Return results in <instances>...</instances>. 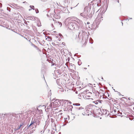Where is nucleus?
Instances as JSON below:
<instances>
[{
    "instance_id": "10",
    "label": "nucleus",
    "mask_w": 134,
    "mask_h": 134,
    "mask_svg": "<svg viewBox=\"0 0 134 134\" xmlns=\"http://www.w3.org/2000/svg\"><path fill=\"white\" fill-rule=\"evenodd\" d=\"M98 102H99L100 103H101V101L97 100L96 101H94L93 102L95 104H97L98 103Z\"/></svg>"
},
{
    "instance_id": "13",
    "label": "nucleus",
    "mask_w": 134,
    "mask_h": 134,
    "mask_svg": "<svg viewBox=\"0 0 134 134\" xmlns=\"http://www.w3.org/2000/svg\"><path fill=\"white\" fill-rule=\"evenodd\" d=\"M80 15L83 17H84L85 15L83 14V13H81L80 14Z\"/></svg>"
},
{
    "instance_id": "1",
    "label": "nucleus",
    "mask_w": 134,
    "mask_h": 134,
    "mask_svg": "<svg viewBox=\"0 0 134 134\" xmlns=\"http://www.w3.org/2000/svg\"><path fill=\"white\" fill-rule=\"evenodd\" d=\"M92 107L91 105H89L87 106L86 110L84 111V114H83L84 115H90L92 113Z\"/></svg>"
},
{
    "instance_id": "5",
    "label": "nucleus",
    "mask_w": 134,
    "mask_h": 134,
    "mask_svg": "<svg viewBox=\"0 0 134 134\" xmlns=\"http://www.w3.org/2000/svg\"><path fill=\"white\" fill-rule=\"evenodd\" d=\"M55 114L54 117L56 119H60L61 118V114L60 113H56ZM56 120H57V119H56Z\"/></svg>"
},
{
    "instance_id": "16",
    "label": "nucleus",
    "mask_w": 134,
    "mask_h": 134,
    "mask_svg": "<svg viewBox=\"0 0 134 134\" xmlns=\"http://www.w3.org/2000/svg\"><path fill=\"white\" fill-rule=\"evenodd\" d=\"M65 102H68V100H66L65 101Z\"/></svg>"
},
{
    "instance_id": "14",
    "label": "nucleus",
    "mask_w": 134,
    "mask_h": 134,
    "mask_svg": "<svg viewBox=\"0 0 134 134\" xmlns=\"http://www.w3.org/2000/svg\"><path fill=\"white\" fill-rule=\"evenodd\" d=\"M35 11H36V13H37L39 12L38 10L37 9H36L35 10Z\"/></svg>"
},
{
    "instance_id": "17",
    "label": "nucleus",
    "mask_w": 134,
    "mask_h": 134,
    "mask_svg": "<svg viewBox=\"0 0 134 134\" xmlns=\"http://www.w3.org/2000/svg\"><path fill=\"white\" fill-rule=\"evenodd\" d=\"M114 112H116V110H114Z\"/></svg>"
},
{
    "instance_id": "15",
    "label": "nucleus",
    "mask_w": 134,
    "mask_h": 134,
    "mask_svg": "<svg viewBox=\"0 0 134 134\" xmlns=\"http://www.w3.org/2000/svg\"><path fill=\"white\" fill-rule=\"evenodd\" d=\"M76 105L77 106H79L80 105V104L79 103H76Z\"/></svg>"
},
{
    "instance_id": "6",
    "label": "nucleus",
    "mask_w": 134,
    "mask_h": 134,
    "mask_svg": "<svg viewBox=\"0 0 134 134\" xmlns=\"http://www.w3.org/2000/svg\"><path fill=\"white\" fill-rule=\"evenodd\" d=\"M35 123V122L34 121H32L30 125L28 126V127L30 128L31 130H32L34 129V124Z\"/></svg>"
},
{
    "instance_id": "11",
    "label": "nucleus",
    "mask_w": 134,
    "mask_h": 134,
    "mask_svg": "<svg viewBox=\"0 0 134 134\" xmlns=\"http://www.w3.org/2000/svg\"><path fill=\"white\" fill-rule=\"evenodd\" d=\"M23 124L22 123L20 125V126H19L16 129V130H18V129H19L23 125Z\"/></svg>"
},
{
    "instance_id": "4",
    "label": "nucleus",
    "mask_w": 134,
    "mask_h": 134,
    "mask_svg": "<svg viewBox=\"0 0 134 134\" xmlns=\"http://www.w3.org/2000/svg\"><path fill=\"white\" fill-rule=\"evenodd\" d=\"M91 9V6L88 5L85 7L84 9V12L86 14H87L88 11H90Z\"/></svg>"
},
{
    "instance_id": "7",
    "label": "nucleus",
    "mask_w": 134,
    "mask_h": 134,
    "mask_svg": "<svg viewBox=\"0 0 134 134\" xmlns=\"http://www.w3.org/2000/svg\"><path fill=\"white\" fill-rule=\"evenodd\" d=\"M47 109H51L52 108H53V104H52V102L48 106V104H47Z\"/></svg>"
},
{
    "instance_id": "18",
    "label": "nucleus",
    "mask_w": 134,
    "mask_h": 134,
    "mask_svg": "<svg viewBox=\"0 0 134 134\" xmlns=\"http://www.w3.org/2000/svg\"><path fill=\"white\" fill-rule=\"evenodd\" d=\"M53 32H56V31H54Z\"/></svg>"
},
{
    "instance_id": "12",
    "label": "nucleus",
    "mask_w": 134,
    "mask_h": 134,
    "mask_svg": "<svg viewBox=\"0 0 134 134\" xmlns=\"http://www.w3.org/2000/svg\"><path fill=\"white\" fill-rule=\"evenodd\" d=\"M30 7L32 9H33L34 10V6L33 5H30Z\"/></svg>"
},
{
    "instance_id": "8",
    "label": "nucleus",
    "mask_w": 134,
    "mask_h": 134,
    "mask_svg": "<svg viewBox=\"0 0 134 134\" xmlns=\"http://www.w3.org/2000/svg\"><path fill=\"white\" fill-rule=\"evenodd\" d=\"M83 97L86 99H90V96L88 95V93H87L83 96Z\"/></svg>"
},
{
    "instance_id": "9",
    "label": "nucleus",
    "mask_w": 134,
    "mask_h": 134,
    "mask_svg": "<svg viewBox=\"0 0 134 134\" xmlns=\"http://www.w3.org/2000/svg\"><path fill=\"white\" fill-rule=\"evenodd\" d=\"M46 39L47 40L49 41H51L52 40V38L49 36H46Z\"/></svg>"
},
{
    "instance_id": "2",
    "label": "nucleus",
    "mask_w": 134,
    "mask_h": 134,
    "mask_svg": "<svg viewBox=\"0 0 134 134\" xmlns=\"http://www.w3.org/2000/svg\"><path fill=\"white\" fill-rule=\"evenodd\" d=\"M126 104L129 106L131 105L134 104V100L133 99H130V98H129L128 99L127 101Z\"/></svg>"
},
{
    "instance_id": "3",
    "label": "nucleus",
    "mask_w": 134,
    "mask_h": 134,
    "mask_svg": "<svg viewBox=\"0 0 134 134\" xmlns=\"http://www.w3.org/2000/svg\"><path fill=\"white\" fill-rule=\"evenodd\" d=\"M58 102V100H55L53 102H52V104H53V108L57 107L59 105V104Z\"/></svg>"
}]
</instances>
